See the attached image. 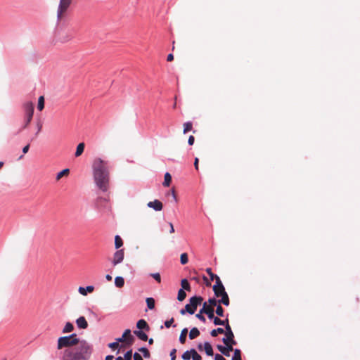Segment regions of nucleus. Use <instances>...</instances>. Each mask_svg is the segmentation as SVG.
Masks as SVG:
<instances>
[{
    "instance_id": "nucleus-1",
    "label": "nucleus",
    "mask_w": 360,
    "mask_h": 360,
    "mask_svg": "<svg viewBox=\"0 0 360 360\" xmlns=\"http://www.w3.org/2000/svg\"><path fill=\"white\" fill-rule=\"evenodd\" d=\"M57 349L60 360H88L91 347L85 340H79L75 333L58 339Z\"/></svg>"
},
{
    "instance_id": "nucleus-2",
    "label": "nucleus",
    "mask_w": 360,
    "mask_h": 360,
    "mask_svg": "<svg viewBox=\"0 0 360 360\" xmlns=\"http://www.w3.org/2000/svg\"><path fill=\"white\" fill-rule=\"evenodd\" d=\"M94 178L96 186L103 192L108 190L110 182L109 165L107 161L97 158L93 163Z\"/></svg>"
},
{
    "instance_id": "nucleus-3",
    "label": "nucleus",
    "mask_w": 360,
    "mask_h": 360,
    "mask_svg": "<svg viewBox=\"0 0 360 360\" xmlns=\"http://www.w3.org/2000/svg\"><path fill=\"white\" fill-rule=\"evenodd\" d=\"M203 301V298L200 296H193L190 298L189 303L186 304L185 308L181 309V314L184 315L186 312L193 314L198 305H200Z\"/></svg>"
},
{
    "instance_id": "nucleus-4",
    "label": "nucleus",
    "mask_w": 360,
    "mask_h": 360,
    "mask_svg": "<svg viewBox=\"0 0 360 360\" xmlns=\"http://www.w3.org/2000/svg\"><path fill=\"white\" fill-rule=\"evenodd\" d=\"M72 0H60L57 9V18L58 20H63L67 16L68 8H70Z\"/></svg>"
},
{
    "instance_id": "nucleus-5",
    "label": "nucleus",
    "mask_w": 360,
    "mask_h": 360,
    "mask_svg": "<svg viewBox=\"0 0 360 360\" xmlns=\"http://www.w3.org/2000/svg\"><path fill=\"white\" fill-rule=\"evenodd\" d=\"M224 326H225L224 333H225L226 338H224L222 339L223 342L226 343V340H232L233 343H235L234 334H233L232 329L231 328V326L229 324V321Z\"/></svg>"
},
{
    "instance_id": "nucleus-6",
    "label": "nucleus",
    "mask_w": 360,
    "mask_h": 360,
    "mask_svg": "<svg viewBox=\"0 0 360 360\" xmlns=\"http://www.w3.org/2000/svg\"><path fill=\"white\" fill-rule=\"evenodd\" d=\"M200 314H207L210 319L214 318V309L211 306H208L207 302L203 303L202 307L200 309Z\"/></svg>"
},
{
    "instance_id": "nucleus-7",
    "label": "nucleus",
    "mask_w": 360,
    "mask_h": 360,
    "mask_svg": "<svg viewBox=\"0 0 360 360\" xmlns=\"http://www.w3.org/2000/svg\"><path fill=\"white\" fill-rule=\"evenodd\" d=\"M213 291L214 293V295L217 297H219V295L220 293H222L225 290V288L224 285L222 284L220 278L217 279V282L215 283V284L213 285Z\"/></svg>"
},
{
    "instance_id": "nucleus-8",
    "label": "nucleus",
    "mask_w": 360,
    "mask_h": 360,
    "mask_svg": "<svg viewBox=\"0 0 360 360\" xmlns=\"http://www.w3.org/2000/svg\"><path fill=\"white\" fill-rule=\"evenodd\" d=\"M124 255V250H119L115 252L112 262L114 266L121 263L123 261Z\"/></svg>"
},
{
    "instance_id": "nucleus-9",
    "label": "nucleus",
    "mask_w": 360,
    "mask_h": 360,
    "mask_svg": "<svg viewBox=\"0 0 360 360\" xmlns=\"http://www.w3.org/2000/svg\"><path fill=\"white\" fill-rule=\"evenodd\" d=\"M26 117H32L34 113V105L32 102H27L23 105Z\"/></svg>"
},
{
    "instance_id": "nucleus-10",
    "label": "nucleus",
    "mask_w": 360,
    "mask_h": 360,
    "mask_svg": "<svg viewBox=\"0 0 360 360\" xmlns=\"http://www.w3.org/2000/svg\"><path fill=\"white\" fill-rule=\"evenodd\" d=\"M147 205L148 207L152 208L155 211H161L163 207L162 202H160L159 200L150 201L149 202H148Z\"/></svg>"
},
{
    "instance_id": "nucleus-11",
    "label": "nucleus",
    "mask_w": 360,
    "mask_h": 360,
    "mask_svg": "<svg viewBox=\"0 0 360 360\" xmlns=\"http://www.w3.org/2000/svg\"><path fill=\"white\" fill-rule=\"evenodd\" d=\"M77 326L79 328L86 329L88 327V323L84 316H80L76 320Z\"/></svg>"
},
{
    "instance_id": "nucleus-12",
    "label": "nucleus",
    "mask_w": 360,
    "mask_h": 360,
    "mask_svg": "<svg viewBox=\"0 0 360 360\" xmlns=\"http://www.w3.org/2000/svg\"><path fill=\"white\" fill-rule=\"evenodd\" d=\"M136 327L139 329V330H145L146 331L150 330V327H149L148 324L147 323V322L144 319H140L139 321H138V322L136 323Z\"/></svg>"
},
{
    "instance_id": "nucleus-13",
    "label": "nucleus",
    "mask_w": 360,
    "mask_h": 360,
    "mask_svg": "<svg viewBox=\"0 0 360 360\" xmlns=\"http://www.w3.org/2000/svg\"><path fill=\"white\" fill-rule=\"evenodd\" d=\"M94 286L89 285L86 288L84 287H79L78 289V291L80 294L85 296L87 295V292H92L94 291Z\"/></svg>"
},
{
    "instance_id": "nucleus-14",
    "label": "nucleus",
    "mask_w": 360,
    "mask_h": 360,
    "mask_svg": "<svg viewBox=\"0 0 360 360\" xmlns=\"http://www.w3.org/2000/svg\"><path fill=\"white\" fill-rule=\"evenodd\" d=\"M212 319H213V322L215 326H225L229 322L228 319H226L225 320H221L219 318L214 316Z\"/></svg>"
},
{
    "instance_id": "nucleus-15",
    "label": "nucleus",
    "mask_w": 360,
    "mask_h": 360,
    "mask_svg": "<svg viewBox=\"0 0 360 360\" xmlns=\"http://www.w3.org/2000/svg\"><path fill=\"white\" fill-rule=\"evenodd\" d=\"M204 349L205 351V353L207 354V355L208 356H212L213 355V349H212V347L211 345V344L208 342H205L204 343Z\"/></svg>"
},
{
    "instance_id": "nucleus-16",
    "label": "nucleus",
    "mask_w": 360,
    "mask_h": 360,
    "mask_svg": "<svg viewBox=\"0 0 360 360\" xmlns=\"http://www.w3.org/2000/svg\"><path fill=\"white\" fill-rule=\"evenodd\" d=\"M134 333L141 340H148V335L146 333L142 330H134Z\"/></svg>"
},
{
    "instance_id": "nucleus-17",
    "label": "nucleus",
    "mask_w": 360,
    "mask_h": 360,
    "mask_svg": "<svg viewBox=\"0 0 360 360\" xmlns=\"http://www.w3.org/2000/svg\"><path fill=\"white\" fill-rule=\"evenodd\" d=\"M172 181V176L169 172H166L164 176V182L162 185L165 187H168L170 186Z\"/></svg>"
},
{
    "instance_id": "nucleus-18",
    "label": "nucleus",
    "mask_w": 360,
    "mask_h": 360,
    "mask_svg": "<svg viewBox=\"0 0 360 360\" xmlns=\"http://www.w3.org/2000/svg\"><path fill=\"white\" fill-rule=\"evenodd\" d=\"M84 147H85V145L84 143H80L77 145L76 152L75 154V157H79L83 153Z\"/></svg>"
},
{
    "instance_id": "nucleus-19",
    "label": "nucleus",
    "mask_w": 360,
    "mask_h": 360,
    "mask_svg": "<svg viewBox=\"0 0 360 360\" xmlns=\"http://www.w3.org/2000/svg\"><path fill=\"white\" fill-rule=\"evenodd\" d=\"M226 343H224L226 345V351L228 352V354L230 355V352L234 351L233 346L236 345V342L235 341V343H233L232 340H226Z\"/></svg>"
},
{
    "instance_id": "nucleus-20",
    "label": "nucleus",
    "mask_w": 360,
    "mask_h": 360,
    "mask_svg": "<svg viewBox=\"0 0 360 360\" xmlns=\"http://www.w3.org/2000/svg\"><path fill=\"white\" fill-rule=\"evenodd\" d=\"M200 335V331L197 328H193L189 333V338L193 340Z\"/></svg>"
},
{
    "instance_id": "nucleus-21",
    "label": "nucleus",
    "mask_w": 360,
    "mask_h": 360,
    "mask_svg": "<svg viewBox=\"0 0 360 360\" xmlns=\"http://www.w3.org/2000/svg\"><path fill=\"white\" fill-rule=\"evenodd\" d=\"M218 303L220 304H223L225 306H229L230 302L228 294L225 293V295L218 300Z\"/></svg>"
},
{
    "instance_id": "nucleus-22",
    "label": "nucleus",
    "mask_w": 360,
    "mask_h": 360,
    "mask_svg": "<svg viewBox=\"0 0 360 360\" xmlns=\"http://www.w3.org/2000/svg\"><path fill=\"white\" fill-rule=\"evenodd\" d=\"M70 174L69 169H64L60 172H58L56 175V181H59L62 177L67 176Z\"/></svg>"
},
{
    "instance_id": "nucleus-23",
    "label": "nucleus",
    "mask_w": 360,
    "mask_h": 360,
    "mask_svg": "<svg viewBox=\"0 0 360 360\" xmlns=\"http://www.w3.org/2000/svg\"><path fill=\"white\" fill-rule=\"evenodd\" d=\"M74 330V326L72 323L67 322L63 329V333H68L72 332Z\"/></svg>"
},
{
    "instance_id": "nucleus-24",
    "label": "nucleus",
    "mask_w": 360,
    "mask_h": 360,
    "mask_svg": "<svg viewBox=\"0 0 360 360\" xmlns=\"http://www.w3.org/2000/svg\"><path fill=\"white\" fill-rule=\"evenodd\" d=\"M181 285L182 287L181 289H183V290H185L187 291H191V290L190 283H188V280L186 278L181 280Z\"/></svg>"
},
{
    "instance_id": "nucleus-25",
    "label": "nucleus",
    "mask_w": 360,
    "mask_h": 360,
    "mask_svg": "<svg viewBox=\"0 0 360 360\" xmlns=\"http://www.w3.org/2000/svg\"><path fill=\"white\" fill-rule=\"evenodd\" d=\"M115 284L117 288H122L124 285V280L121 276H117L115 278Z\"/></svg>"
},
{
    "instance_id": "nucleus-26",
    "label": "nucleus",
    "mask_w": 360,
    "mask_h": 360,
    "mask_svg": "<svg viewBox=\"0 0 360 360\" xmlns=\"http://www.w3.org/2000/svg\"><path fill=\"white\" fill-rule=\"evenodd\" d=\"M187 333H188V329L187 328H184L181 330V333L180 336H179V341H180V342L181 344H184L185 343Z\"/></svg>"
},
{
    "instance_id": "nucleus-27",
    "label": "nucleus",
    "mask_w": 360,
    "mask_h": 360,
    "mask_svg": "<svg viewBox=\"0 0 360 360\" xmlns=\"http://www.w3.org/2000/svg\"><path fill=\"white\" fill-rule=\"evenodd\" d=\"M186 297V293L185 292V290L180 289L178 291L177 300L179 302H182L183 300H185Z\"/></svg>"
},
{
    "instance_id": "nucleus-28",
    "label": "nucleus",
    "mask_w": 360,
    "mask_h": 360,
    "mask_svg": "<svg viewBox=\"0 0 360 360\" xmlns=\"http://www.w3.org/2000/svg\"><path fill=\"white\" fill-rule=\"evenodd\" d=\"M206 272L210 276V280L213 281L214 279L215 280V283L217 282V279L218 278H220L217 275H216V274L212 273L211 268H207L206 269Z\"/></svg>"
},
{
    "instance_id": "nucleus-29",
    "label": "nucleus",
    "mask_w": 360,
    "mask_h": 360,
    "mask_svg": "<svg viewBox=\"0 0 360 360\" xmlns=\"http://www.w3.org/2000/svg\"><path fill=\"white\" fill-rule=\"evenodd\" d=\"M224 330L222 328H218L217 329H213L210 332V335L212 337H217L218 334H224Z\"/></svg>"
},
{
    "instance_id": "nucleus-30",
    "label": "nucleus",
    "mask_w": 360,
    "mask_h": 360,
    "mask_svg": "<svg viewBox=\"0 0 360 360\" xmlns=\"http://www.w3.org/2000/svg\"><path fill=\"white\" fill-rule=\"evenodd\" d=\"M146 304L150 309H153L155 308V300L152 297L146 298Z\"/></svg>"
},
{
    "instance_id": "nucleus-31",
    "label": "nucleus",
    "mask_w": 360,
    "mask_h": 360,
    "mask_svg": "<svg viewBox=\"0 0 360 360\" xmlns=\"http://www.w3.org/2000/svg\"><path fill=\"white\" fill-rule=\"evenodd\" d=\"M123 245L122 239L119 236H116L115 238V245L117 249L120 248Z\"/></svg>"
},
{
    "instance_id": "nucleus-32",
    "label": "nucleus",
    "mask_w": 360,
    "mask_h": 360,
    "mask_svg": "<svg viewBox=\"0 0 360 360\" xmlns=\"http://www.w3.org/2000/svg\"><path fill=\"white\" fill-rule=\"evenodd\" d=\"M191 358L193 360H202L201 356L195 349H191Z\"/></svg>"
},
{
    "instance_id": "nucleus-33",
    "label": "nucleus",
    "mask_w": 360,
    "mask_h": 360,
    "mask_svg": "<svg viewBox=\"0 0 360 360\" xmlns=\"http://www.w3.org/2000/svg\"><path fill=\"white\" fill-rule=\"evenodd\" d=\"M193 124L191 122H188L184 124V134H186L192 129Z\"/></svg>"
},
{
    "instance_id": "nucleus-34",
    "label": "nucleus",
    "mask_w": 360,
    "mask_h": 360,
    "mask_svg": "<svg viewBox=\"0 0 360 360\" xmlns=\"http://www.w3.org/2000/svg\"><path fill=\"white\" fill-rule=\"evenodd\" d=\"M232 360H242L241 359V352L240 350L238 349H234V354L232 358Z\"/></svg>"
},
{
    "instance_id": "nucleus-35",
    "label": "nucleus",
    "mask_w": 360,
    "mask_h": 360,
    "mask_svg": "<svg viewBox=\"0 0 360 360\" xmlns=\"http://www.w3.org/2000/svg\"><path fill=\"white\" fill-rule=\"evenodd\" d=\"M139 351L141 352L145 358H150V354L148 349L146 347H141L139 349Z\"/></svg>"
},
{
    "instance_id": "nucleus-36",
    "label": "nucleus",
    "mask_w": 360,
    "mask_h": 360,
    "mask_svg": "<svg viewBox=\"0 0 360 360\" xmlns=\"http://www.w3.org/2000/svg\"><path fill=\"white\" fill-rule=\"evenodd\" d=\"M44 108V96H40L38 100L37 108L39 110H42Z\"/></svg>"
},
{
    "instance_id": "nucleus-37",
    "label": "nucleus",
    "mask_w": 360,
    "mask_h": 360,
    "mask_svg": "<svg viewBox=\"0 0 360 360\" xmlns=\"http://www.w3.org/2000/svg\"><path fill=\"white\" fill-rule=\"evenodd\" d=\"M180 261L182 264H186L188 263V255L186 253H182L180 257Z\"/></svg>"
},
{
    "instance_id": "nucleus-38",
    "label": "nucleus",
    "mask_w": 360,
    "mask_h": 360,
    "mask_svg": "<svg viewBox=\"0 0 360 360\" xmlns=\"http://www.w3.org/2000/svg\"><path fill=\"white\" fill-rule=\"evenodd\" d=\"M217 349H219V351L223 354L224 356H229V354H228V352L226 351V348L224 347V346H222V345H217Z\"/></svg>"
},
{
    "instance_id": "nucleus-39",
    "label": "nucleus",
    "mask_w": 360,
    "mask_h": 360,
    "mask_svg": "<svg viewBox=\"0 0 360 360\" xmlns=\"http://www.w3.org/2000/svg\"><path fill=\"white\" fill-rule=\"evenodd\" d=\"M224 310L223 307L221 306L220 304H219L216 309V314L219 316H224Z\"/></svg>"
},
{
    "instance_id": "nucleus-40",
    "label": "nucleus",
    "mask_w": 360,
    "mask_h": 360,
    "mask_svg": "<svg viewBox=\"0 0 360 360\" xmlns=\"http://www.w3.org/2000/svg\"><path fill=\"white\" fill-rule=\"evenodd\" d=\"M181 358L184 360H190L191 358V349L189 351H186L181 356Z\"/></svg>"
},
{
    "instance_id": "nucleus-41",
    "label": "nucleus",
    "mask_w": 360,
    "mask_h": 360,
    "mask_svg": "<svg viewBox=\"0 0 360 360\" xmlns=\"http://www.w3.org/2000/svg\"><path fill=\"white\" fill-rule=\"evenodd\" d=\"M135 339L134 338L133 335H130L129 338H127L126 340H125V343L126 345L128 346V347H130L131 345H133Z\"/></svg>"
},
{
    "instance_id": "nucleus-42",
    "label": "nucleus",
    "mask_w": 360,
    "mask_h": 360,
    "mask_svg": "<svg viewBox=\"0 0 360 360\" xmlns=\"http://www.w3.org/2000/svg\"><path fill=\"white\" fill-rule=\"evenodd\" d=\"M208 306H211L212 308L217 305L218 303V300H217L215 298H210L208 300Z\"/></svg>"
},
{
    "instance_id": "nucleus-43",
    "label": "nucleus",
    "mask_w": 360,
    "mask_h": 360,
    "mask_svg": "<svg viewBox=\"0 0 360 360\" xmlns=\"http://www.w3.org/2000/svg\"><path fill=\"white\" fill-rule=\"evenodd\" d=\"M132 357V351L129 350L127 351L124 356V360H131Z\"/></svg>"
},
{
    "instance_id": "nucleus-44",
    "label": "nucleus",
    "mask_w": 360,
    "mask_h": 360,
    "mask_svg": "<svg viewBox=\"0 0 360 360\" xmlns=\"http://www.w3.org/2000/svg\"><path fill=\"white\" fill-rule=\"evenodd\" d=\"M151 276L156 281H158V283H160L161 282V276H160V274L159 273H155V274H151Z\"/></svg>"
},
{
    "instance_id": "nucleus-45",
    "label": "nucleus",
    "mask_w": 360,
    "mask_h": 360,
    "mask_svg": "<svg viewBox=\"0 0 360 360\" xmlns=\"http://www.w3.org/2000/svg\"><path fill=\"white\" fill-rule=\"evenodd\" d=\"M108 347L112 349H116L119 347V343L116 341L108 344Z\"/></svg>"
},
{
    "instance_id": "nucleus-46",
    "label": "nucleus",
    "mask_w": 360,
    "mask_h": 360,
    "mask_svg": "<svg viewBox=\"0 0 360 360\" xmlns=\"http://www.w3.org/2000/svg\"><path fill=\"white\" fill-rule=\"evenodd\" d=\"M171 195H172V197L173 198V200L174 201L177 203L178 202V198H177V195L176 194V192H175V190L174 188H172L171 190V192H170Z\"/></svg>"
},
{
    "instance_id": "nucleus-47",
    "label": "nucleus",
    "mask_w": 360,
    "mask_h": 360,
    "mask_svg": "<svg viewBox=\"0 0 360 360\" xmlns=\"http://www.w3.org/2000/svg\"><path fill=\"white\" fill-rule=\"evenodd\" d=\"M195 317L204 323L206 321L205 317L202 314H200V311L195 315Z\"/></svg>"
},
{
    "instance_id": "nucleus-48",
    "label": "nucleus",
    "mask_w": 360,
    "mask_h": 360,
    "mask_svg": "<svg viewBox=\"0 0 360 360\" xmlns=\"http://www.w3.org/2000/svg\"><path fill=\"white\" fill-rule=\"evenodd\" d=\"M176 349H172V351L170 352L171 360H176Z\"/></svg>"
},
{
    "instance_id": "nucleus-49",
    "label": "nucleus",
    "mask_w": 360,
    "mask_h": 360,
    "mask_svg": "<svg viewBox=\"0 0 360 360\" xmlns=\"http://www.w3.org/2000/svg\"><path fill=\"white\" fill-rule=\"evenodd\" d=\"M130 335H131V330L129 329L125 330L122 334L123 338H125V340L127 338H129Z\"/></svg>"
},
{
    "instance_id": "nucleus-50",
    "label": "nucleus",
    "mask_w": 360,
    "mask_h": 360,
    "mask_svg": "<svg viewBox=\"0 0 360 360\" xmlns=\"http://www.w3.org/2000/svg\"><path fill=\"white\" fill-rule=\"evenodd\" d=\"M174 318L170 319L165 322V326L166 328H169L172 324L174 323Z\"/></svg>"
},
{
    "instance_id": "nucleus-51",
    "label": "nucleus",
    "mask_w": 360,
    "mask_h": 360,
    "mask_svg": "<svg viewBox=\"0 0 360 360\" xmlns=\"http://www.w3.org/2000/svg\"><path fill=\"white\" fill-rule=\"evenodd\" d=\"M32 118V117H26V116H25V124H24V126H23V129H25V128L27 127V125H28V124H30V122H31Z\"/></svg>"
},
{
    "instance_id": "nucleus-52",
    "label": "nucleus",
    "mask_w": 360,
    "mask_h": 360,
    "mask_svg": "<svg viewBox=\"0 0 360 360\" xmlns=\"http://www.w3.org/2000/svg\"><path fill=\"white\" fill-rule=\"evenodd\" d=\"M134 360H143L142 356L137 352H135L133 355Z\"/></svg>"
},
{
    "instance_id": "nucleus-53",
    "label": "nucleus",
    "mask_w": 360,
    "mask_h": 360,
    "mask_svg": "<svg viewBox=\"0 0 360 360\" xmlns=\"http://www.w3.org/2000/svg\"><path fill=\"white\" fill-rule=\"evenodd\" d=\"M202 279L205 281V285L207 286H210L211 285L210 281L207 279V278L205 276H202Z\"/></svg>"
},
{
    "instance_id": "nucleus-54",
    "label": "nucleus",
    "mask_w": 360,
    "mask_h": 360,
    "mask_svg": "<svg viewBox=\"0 0 360 360\" xmlns=\"http://www.w3.org/2000/svg\"><path fill=\"white\" fill-rule=\"evenodd\" d=\"M195 139L193 136H190L188 140V143L189 145H193L194 143Z\"/></svg>"
},
{
    "instance_id": "nucleus-55",
    "label": "nucleus",
    "mask_w": 360,
    "mask_h": 360,
    "mask_svg": "<svg viewBox=\"0 0 360 360\" xmlns=\"http://www.w3.org/2000/svg\"><path fill=\"white\" fill-rule=\"evenodd\" d=\"M214 360H226L221 355L217 354L214 357Z\"/></svg>"
},
{
    "instance_id": "nucleus-56",
    "label": "nucleus",
    "mask_w": 360,
    "mask_h": 360,
    "mask_svg": "<svg viewBox=\"0 0 360 360\" xmlns=\"http://www.w3.org/2000/svg\"><path fill=\"white\" fill-rule=\"evenodd\" d=\"M198 162H199L198 158H195V161H194V167L196 170H198Z\"/></svg>"
},
{
    "instance_id": "nucleus-57",
    "label": "nucleus",
    "mask_w": 360,
    "mask_h": 360,
    "mask_svg": "<svg viewBox=\"0 0 360 360\" xmlns=\"http://www.w3.org/2000/svg\"><path fill=\"white\" fill-rule=\"evenodd\" d=\"M29 148H30V145L27 144V146H25L23 148H22V153H27L29 150Z\"/></svg>"
},
{
    "instance_id": "nucleus-58",
    "label": "nucleus",
    "mask_w": 360,
    "mask_h": 360,
    "mask_svg": "<svg viewBox=\"0 0 360 360\" xmlns=\"http://www.w3.org/2000/svg\"><path fill=\"white\" fill-rule=\"evenodd\" d=\"M174 60V56L173 54L170 53L167 56V60L169 62H171Z\"/></svg>"
},
{
    "instance_id": "nucleus-59",
    "label": "nucleus",
    "mask_w": 360,
    "mask_h": 360,
    "mask_svg": "<svg viewBox=\"0 0 360 360\" xmlns=\"http://www.w3.org/2000/svg\"><path fill=\"white\" fill-rule=\"evenodd\" d=\"M169 227H170V230H169L170 233H174L175 231H174V226H173L172 223L169 222Z\"/></svg>"
},
{
    "instance_id": "nucleus-60",
    "label": "nucleus",
    "mask_w": 360,
    "mask_h": 360,
    "mask_svg": "<svg viewBox=\"0 0 360 360\" xmlns=\"http://www.w3.org/2000/svg\"><path fill=\"white\" fill-rule=\"evenodd\" d=\"M116 340L118 343L122 342H125V338H123V336H122L121 338H117Z\"/></svg>"
},
{
    "instance_id": "nucleus-61",
    "label": "nucleus",
    "mask_w": 360,
    "mask_h": 360,
    "mask_svg": "<svg viewBox=\"0 0 360 360\" xmlns=\"http://www.w3.org/2000/svg\"><path fill=\"white\" fill-rule=\"evenodd\" d=\"M113 359H114V356L112 355H108L105 357V360H113Z\"/></svg>"
},
{
    "instance_id": "nucleus-62",
    "label": "nucleus",
    "mask_w": 360,
    "mask_h": 360,
    "mask_svg": "<svg viewBox=\"0 0 360 360\" xmlns=\"http://www.w3.org/2000/svg\"><path fill=\"white\" fill-rule=\"evenodd\" d=\"M105 278L108 281H112V276L109 274H107L105 276Z\"/></svg>"
},
{
    "instance_id": "nucleus-63",
    "label": "nucleus",
    "mask_w": 360,
    "mask_h": 360,
    "mask_svg": "<svg viewBox=\"0 0 360 360\" xmlns=\"http://www.w3.org/2000/svg\"><path fill=\"white\" fill-rule=\"evenodd\" d=\"M148 343H149L150 345H153V339H152V338L149 339V340H148Z\"/></svg>"
},
{
    "instance_id": "nucleus-64",
    "label": "nucleus",
    "mask_w": 360,
    "mask_h": 360,
    "mask_svg": "<svg viewBox=\"0 0 360 360\" xmlns=\"http://www.w3.org/2000/svg\"><path fill=\"white\" fill-rule=\"evenodd\" d=\"M225 293H227V292H226V290H224V292L220 293V294L219 295V297H223V296H224V295H225Z\"/></svg>"
}]
</instances>
